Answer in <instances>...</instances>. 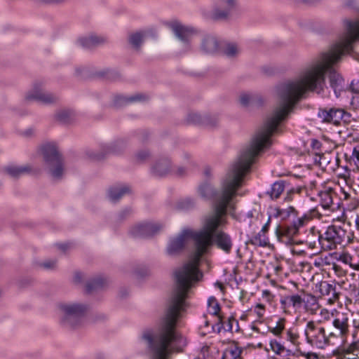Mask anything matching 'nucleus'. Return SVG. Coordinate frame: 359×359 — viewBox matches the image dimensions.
I'll list each match as a JSON object with an SVG mask.
<instances>
[{
    "instance_id": "a211bd4d",
    "label": "nucleus",
    "mask_w": 359,
    "mask_h": 359,
    "mask_svg": "<svg viewBox=\"0 0 359 359\" xmlns=\"http://www.w3.org/2000/svg\"><path fill=\"white\" fill-rule=\"evenodd\" d=\"M161 229V226L155 223H144L134 226L131 233L135 236L149 237L154 235Z\"/></svg>"
},
{
    "instance_id": "c85d7f7f",
    "label": "nucleus",
    "mask_w": 359,
    "mask_h": 359,
    "mask_svg": "<svg viewBox=\"0 0 359 359\" xmlns=\"http://www.w3.org/2000/svg\"><path fill=\"white\" fill-rule=\"evenodd\" d=\"M105 282L102 278H94L86 283V292L89 294L92 293L95 290L102 288Z\"/></svg>"
},
{
    "instance_id": "f03ea898",
    "label": "nucleus",
    "mask_w": 359,
    "mask_h": 359,
    "mask_svg": "<svg viewBox=\"0 0 359 359\" xmlns=\"http://www.w3.org/2000/svg\"><path fill=\"white\" fill-rule=\"evenodd\" d=\"M344 54V50L341 48H336L323 53L319 58L304 69L297 79L278 86L280 104L263 125L271 135L277 130L279 123L286 118L293 106L302 99L306 91L318 94L323 92L327 72L329 73L330 87L338 96L337 93L343 89L344 81L341 75L332 69V67L341 60Z\"/></svg>"
},
{
    "instance_id": "7c9ffc66",
    "label": "nucleus",
    "mask_w": 359,
    "mask_h": 359,
    "mask_svg": "<svg viewBox=\"0 0 359 359\" xmlns=\"http://www.w3.org/2000/svg\"><path fill=\"white\" fill-rule=\"evenodd\" d=\"M147 36V34L145 32H137L129 36V41L133 45H138L143 43Z\"/></svg>"
},
{
    "instance_id": "4468645a",
    "label": "nucleus",
    "mask_w": 359,
    "mask_h": 359,
    "mask_svg": "<svg viewBox=\"0 0 359 359\" xmlns=\"http://www.w3.org/2000/svg\"><path fill=\"white\" fill-rule=\"evenodd\" d=\"M345 114V111L340 108L320 109L318 118L323 123L339 126Z\"/></svg>"
},
{
    "instance_id": "09e8293b",
    "label": "nucleus",
    "mask_w": 359,
    "mask_h": 359,
    "mask_svg": "<svg viewBox=\"0 0 359 359\" xmlns=\"http://www.w3.org/2000/svg\"><path fill=\"white\" fill-rule=\"evenodd\" d=\"M41 266L46 269H53L56 266L55 260H48L41 264Z\"/></svg>"
},
{
    "instance_id": "a878e982",
    "label": "nucleus",
    "mask_w": 359,
    "mask_h": 359,
    "mask_svg": "<svg viewBox=\"0 0 359 359\" xmlns=\"http://www.w3.org/2000/svg\"><path fill=\"white\" fill-rule=\"evenodd\" d=\"M303 302V297L299 294L286 296L284 297V299L281 301L282 304L287 307L292 306L295 310L299 309L302 307Z\"/></svg>"
},
{
    "instance_id": "f8f14e48",
    "label": "nucleus",
    "mask_w": 359,
    "mask_h": 359,
    "mask_svg": "<svg viewBox=\"0 0 359 359\" xmlns=\"http://www.w3.org/2000/svg\"><path fill=\"white\" fill-rule=\"evenodd\" d=\"M346 31L339 38L336 45H351L359 41V18L355 21L346 20Z\"/></svg>"
},
{
    "instance_id": "412c9836",
    "label": "nucleus",
    "mask_w": 359,
    "mask_h": 359,
    "mask_svg": "<svg viewBox=\"0 0 359 359\" xmlns=\"http://www.w3.org/2000/svg\"><path fill=\"white\" fill-rule=\"evenodd\" d=\"M171 163L168 158L158 160L152 168L153 173L159 177L165 176L171 170Z\"/></svg>"
},
{
    "instance_id": "0eeeda50",
    "label": "nucleus",
    "mask_w": 359,
    "mask_h": 359,
    "mask_svg": "<svg viewBox=\"0 0 359 359\" xmlns=\"http://www.w3.org/2000/svg\"><path fill=\"white\" fill-rule=\"evenodd\" d=\"M41 153L51 177L55 180H60L65 170L64 162L56 144L43 145L41 147Z\"/></svg>"
},
{
    "instance_id": "de8ad7c7",
    "label": "nucleus",
    "mask_w": 359,
    "mask_h": 359,
    "mask_svg": "<svg viewBox=\"0 0 359 359\" xmlns=\"http://www.w3.org/2000/svg\"><path fill=\"white\" fill-rule=\"evenodd\" d=\"M150 156V154L148 151H142L137 154V160L140 162H142L147 160Z\"/></svg>"
},
{
    "instance_id": "393cba45",
    "label": "nucleus",
    "mask_w": 359,
    "mask_h": 359,
    "mask_svg": "<svg viewBox=\"0 0 359 359\" xmlns=\"http://www.w3.org/2000/svg\"><path fill=\"white\" fill-rule=\"evenodd\" d=\"M130 188L127 186L112 187L109 189L108 195L113 202L118 201L126 194L129 193Z\"/></svg>"
},
{
    "instance_id": "aec40b11",
    "label": "nucleus",
    "mask_w": 359,
    "mask_h": 359,
    "mask_svg": "<svg viewBox=\"0 0 359 359\" xmlns=\"http://www.w3.org/2000/svg\"><path fill=\"white\" fill-rule=\"evenodd\" d=\"M123 143L122 141H117L112 144L104 147L103 149L105 151V154H98L95 152H89L88 153L89 158L93 160H101L102 159L106 154H119L123 149Z\"/></svg>"
},
{
    "instance_id": "a18cd8bd",
    "label": "nucleus",
    "mask_w": 359,
    "mask_h": 359,
    "mask_svg": "<svg viewBox=\"0 0 359 359\" xmlns=\"http://www.w3.org/2000/svg\"><path fill=\"white\" fill-rule=\"evenodd\" d=\"M255 312L256 313L259 319H262L264 316L265 306L264 304H257L255 306Z\"/></svg>"
},
{
    "instance_id": "ddd939ff",
    "label": "nucleus",
    "mask_w": 359,
    "mask_h": 359,
    "mask_svg": "<svg viewBox=\"0 0 359 359\" xmlns=\"http://www.w3.org/2000/svg\"><path fill=\"white\" fill-rule=\"evenodd\" d=\"M318 195L320 198V204L324 210L334 212L340 208L337 194L334 189H325L320 191Z\"/></svg>"
},
{
    "instance_id": "864d4df0",
    "label": "nucleus",
    "mask_w": 359,
    "mask_h": 359,
    "mask_svg": "<svg viewBox=\"0 0 359 359\" xmlns=\"http://www.w3.org/2000/svg\"><path fill=\"white\" fill-rule=\"evenodd\" d=\"M204 43L217 44V43H222V41L219 40V39H217V38L214 36H207V38L205 40Z\"/></svg>"
},
{
    "instance_id": "69168bd1",
    "label": "nucleus",
    "mask_w": 359,
    "mask_h": 359,
    "mask_svg": "<svg viewBox=\"0 0 359 359\" xmlns=\"http://www.w3.org/2000/svg\"><path fill=\"white\" fill-rule=\"evenodd\" d=\"M57 246L60 249H61L63 251L69 248V245L67 244H59Z\"/></svg>"
},
{
    "instance_id": "6e6d98bb",
    "label": "nucleus",
    "mask_w": 359,
    "mask_h": 359,
    "mask_svg": "<svg viewBox=\"0 0 359 359\" xmlns=\"http://www.w3.org/2000/svg\"><path fill=\"white\" fill-rule=\"evenodd\" d=\"M351 105L355 110H359V95L353 97Z\"/></svg>"
},
{
    "instance_id": "680f3d73",
    "label": "nucleus",
    "mask_w": 359,
    "mask_h": 359,
    "mask_svg": "<svg viewBox=\"0 0 359 359\" xmlns=\"http://www.w3.org/2000/svg\"><path fill=\"white\" fill-rule=\"evenodd\" d=\"M66 0H41L43 3L45 4H61L65 2Z\"/></svg>"
},
{
    "instance_id": "6e6552de",
    "label": "nucleus",
    "mask_w": 359,
    "mask_h": 359,
    "mask_svg": "<svg viewBox=\"0 0 359 359\" xmlns=\"http://www.w3.org/2000/svg\"><path fill=\"white\" fill-rule=\"evenodd\" d=\"M346 236V231L341 226L332 225L325 233L319 234L318 242L323 250H332L341 245Z\"/></svg>"
},
{
    "instance_id": "2eb2a0df",
    "label": "nucleus",
    "mask_w": 359,
    "mask_h": 359,
    "mask_svg": "<svg viewBox=\"0 0 359 359\" xmlns=\"http://www.w3.org/2000/svg\"><path fill=\"white\" fill-rule=\"evenodd\" d=\"M168 26L176 37L182 42H189L197 35L196 29L191 27L184 25L179 21H171L168 23Z\"/></svg>"
},
{
    "instance_id": "13d9d810",
    "label": "nucleus",
    "mask_w": 359,
    "mask_h": 359,
    "mask_svg": "<svg viewBox=\"0 0 359 359\" xmlns=\"http://www.w3.org/2000/svg\"><path fill=\"white\" fill-rule=\"evenodd\" d=\"M262 297L264 298L267 302H270L272 301L273 296L269 290H264L262 292Z\"/></svg>"
},
{
    "instance_id": "a19ab883",
    "label": "nucleus",
    "mask_w": 359,
    "mask_h": 359,
    "mask_svg": "<svg viewBox=\"0 0 359 359\" xmlns=\"http://www.w3.org/2000/svg\"><path fill=\"white\" fill-rule=\"evenodd\" d=\"M107 42V40L104 37L94 35L90 36L88 38L86 39L85 41H83V43L92 44L104 43Z\"/></svg>"
},
{
    "instance_id": "7ed1b4c3",
    "label": "nucleus",
    "mask_w": 359,
    "mask_h": 359,
    "mask_svg": "<svg viewBox=\"0 0 359 359\" xmlns=\"http://www.w3.org/2000/svg\"><path fill=\"white\" fill-rule=\"evenodd\" d=\"M271 136L263 126L257 131L250 144L241 151L237 160L229 167L226 175L222 179L219 191H215L208 182L200 185L198 192L201 197L205 199L213 200V210L212 212H215L217 200L223 194L224 182H226L229 190L234 192L226 204V208L232 207V201L236 196L238 189L241 187L243 178L250 170L256 157L260 151L271 144Z\"/></svg>"
},
{
    "instance_id": "052dcab7",
    "label": "nucleus",
    "mask_w": 359,
    "mask_h": 359,
    "mask_svg": "<svg viewBox=\"0 0 359 359\" xmlns=\"http://www.w3.org/2000/svg\"><path fill=\"white\" fill-rule=\"evenodd\" d=\"M82 274L79 272H76L75 273L74 276V282L75 283H80L81 282V280H82Z\"/></svg>"
},
{
    "instance_id": "e433bc0d",
    "label": "nucleus",
    "mask_w": 359,
    "mask_h": 359,
    "mask_svg": "<svg viewBox=\"0 0 359 359\" xmlns=\"http://www.w3.org/2000/svg\"><path fill=\"white\" fill-rule=\"evenodd\" d=\"M270 347L271 350L277 355H281L285 351L284 346L276 339L271 340L270 341Z\"/></svg>"
},
{
    "instance_id": "bb28decb",
    "label": "nucleus",
    "mask_w": 359,
    "mask_h": 359,
    "mask_svg": "<svg viewBox=\"0 0 359 359\" xmlns=\"http://www.w3.org/2000/svg\"><path fill=\"white\" fill-rule=\"evenodd\" d=\"M285 182L283 180H278L275 182L270 189V191H267V194L269 195L271 199H277L280 197L281 194L285 190Z\"/></svg>"
},
{
    "instance_id": "4c0bfd02",
    "label": "nucleus",
    "mask_w": 359,
    "mask_h": 359,
    "mask_svg": "<svg viewBox=\"0 0 359 359\" xmlns=\"http://www.w3.org/2000/svg\"><path fill=\"white\" fill-rule=\"evenodd\" d=\"M219 123L218 118L215 115H207L203 117V123L204 125L212 128L217 125Z\"/></svg>"
},
{
    "instance_id": "338daca9",
    "label": "nucleus",
    "mask_w": 359,
    "mask_h": 359,
    "mask_svg": "<svg viewBox=\"0 0 359 359\" xmlns=\"http://www.w3.org/2000/svg\"><path fill=\"white\" fill-rule=\"evenodd\" d=\"M185 173V170L183 168H179L177 171V175L179 176H182Z\"/></svg>"
},
{
    "instance_id": "e2e57ef3",
    "label": "nucleus",
    "mask_w": 359,
    "mask_h": 359,
    "mask_svg": "<svg viewBox=\"0 0 359 359\" xmlns=\"http://www.w3.org/2000/svg\"><path fill=\"white\" fill-rule=\"evenodd\" d=\"M320 161H321V154H316L313 157L314 163L320 166V162H321Z\"/></svg>"
},
{
    "instance_id": "8fccbe9b",
    "label": "nucleus",
    "mask_w": 359,
    "mask_h": 359,
    "mask_svg": "<svg viewBox=\"0 0 359 359\" xmlns=\"http://www.w3.org/2000/svg\"><path fill=\"white\" fill-rule=\"evenodd\" d=\"M351 158L355 164L359 163V144L353 148Z\"/></svg>"
},
{
    "instance_id": "37998d69",
    "label": "nucleus",
    "mask_w": 359,
    "mask_h": 359,
    "mask_svg": "<svg viewBox=\"0 0 359 359\" xmlns=\"http://www.w3.org/2000/svg\"><path fill=\"white\" fill-rule=\"evenodd\" d=\"M254 97L249 94H243L240 97V102L243 106H247L254 101Z\"/></svg>"
},
{
    "instance_id": "72a5a7b5",
    "label": "nucleus",
    "mask_w": 359,
    "mask_h": 359,
    "mask_svg": "<svg viewBox=\"0 0 359 359\" xmlns=\"http://www.w3.org/2000/svg\"><path fill=\"white\" fill-rule=\"evenodd\" d=\"M285 318H280L277 323L275 327H272L271 329V332L275 334L276 336H279L283 331L285 328Z\"/></svg>"
},
{
    "instance_id": "b1692460",
    "label": "nucleus",
    "mask_w": 359,
    "mask_h": 359,
    "mask_svg": "<svg viewBox=\"0 0 359 359\" xmlns=\"http://www.w3.org/2000/svg\"><path fill=\"white\" fill-rule=\"evenodd\" d=\"M148 96L142 94L137 93L134 95L130 97H124V96H116L114 100L115 104L117 106H121L123 104H128L133 102H142L148 100Z\"/></svg>"
},
{
    "instance_id": "6ab92c4d",
    "label": "nucleus",
    "mask_w": 359,
    "mask_h": 359,
    "mask_svg": "<svg viewBox=\"0 0 359 359\" xmlns=\"http://www.w3.org/2000/svg\"><path fill=\"white\" fill-rule=\"evenodd\" d=\"M319 290L323 296H330L328 299L330 304H334L339 298V293L337 292L334 285L327 281H322L319 285Z\"/></svg>"
},
{
    "instance_id": "dca6fc26",
    "label": "nucleus",
    "mask_w": 359,
    "mask_h": 359,
    "mask_svg": "<svg viewBox=\"0 0 359 359\" xmlns=\"http://www.w3.org/2000/svg\"><path fill=\"white\" fill-rule=\"evenodd\" d=\"M194 234L189 230H184L178 236L171 239L167 248L168 255H175L181 252L185 246L188 237L191 236L193 238Z\"/></svg>"
},
{
    "instance_id": "774afa93",
    "label": "nucleus",
    "mask_w": 359,
    "mask_h": 359,
    "mask_svg": "<svg viewBox=\"0 0 359 359\" xmlns=\"http://www.w3.org/2000/svg\"><path fill=\"white\" fill-rule=\"evenodd\" d=\"M332 268L334 270V271L337 273H338L339 271H341V267L337 265L336 264H333Z\"/></svg>"
},
{
    "instance_id": "f3484780",
    "label": "nucleus",
    "mask_w": 359,
    "mask_h": 359,
    "mask_svg": "<svg viewBox=\"0 0 359 359\" xmlns=\"http://www.w3.org/2000/svg\"><path fill=\"white\" fill-rule=\"evenodd\" d=\"M201 51L206 54L233 57L239 53L240 50L238 46H202Z\"/></svg>"
},
{
    "instance_id": "5fc2aeb1",
    "label": "nucleus",
    "mask_w": 359,
    "mask_h": 359,
    "mask_svg": "<svg viewBox=\"0 0 359 359\" xmlns=\"http://www.w3.org/2000/svg\"><path fill=\"white\" fill-rule=\"evenodd\" d=\"M321 162H320V166L321 167H326L328 165V164L330 163V161L329 160V158L327 156L322 154H321Z\"/></svg>"
},
{
    "instance_id": "ea45409f",
    "label": "nucleus",
    "mask_w": 359,
    "mask_h": 359,
    "mask_svg": "<svg viewBox=\"0 0 359 359\" xmlns=\"http://www.w3.org/2000/svg\"><path fill=\"white\" fill-rule=\"evenodd\" d=\"M195 203L190 198L184 199L177 204V208L180 210H189L194 207Z\"/></svg>"
},
{
    "instance_id": "423d86ee",
    "label": "nucleus",
    "mask_w": 359,
    "mask_h": 359,
    "mask_svg": "<svg viewBox=\"0 0 359 359\" xmlns=\"http://www.w3.org/2000/svg\"><path fill=\"white\" fill-rule=\"evenodd\" d=\"M61 324L69 329H76L83 323L88 306L80 303H65L59 305Z\"/></svg>"
},
{
    "instance_id": "f257e3e1",
    "label": "nucleus",
    "mask_w": 359,
    "mask_h": 359,
    "mask_svg": "<svg viewBox=\"0 0 359 359\" xmlns=\"http://www.w3.org/2000/svg\"><path fill=\"white\" fill-rule=\"evenodd\" d=\"M227 186L224 182L223 194L217 200L215 212L205 216L203 230L193 235L195 250L189 261L175 271V285L166 305L180 314L186 308V299L189 290L203 277L198 265L201 257L208 248L215 243L219 249L227 254L231 251L233 242L231 236L226 232L218 230L226 224V204L234 193Z\"/></svg>"
},
{
    "instance_id": "5701e85b",
    "label": "nucleus",
    "mask_w": 359,
    "mask_h": 359,
    "mask_svg": "<svg viewBox=\"0 0 359 359\" xmlns=\"http://www.w3.org/2000/svg\"><path fill=\"white\" fill-rule=\"evenodd\" d=\"M303 300L305 309L311 314H315L320 307L318 298L311 294H306Z\"/></svg>"
},
{
    "instance_id": "603ef678",
    "label": "nucleus",
    "mask_w": 359,
    "mask_h": 359,
    "mask_svg": "<svg viewBox=\"0 0 359 359\" xmlns=\"http://www.w3.org/2000/svg\"><path fill=\"white\" fill-rule=\"evenodd\" d=\"M338 260L348 264L351 261V257L347 253H342L339 255Z\"/></svg>"
},
{
    "instance_id": "20e7f679",
    "label": "nucleus",
    "mask_w": 359,
    "mask_h": 359,
    "mask_svg": "<svg viewBox=\"0 0 359 359\" xmlns=\"http://www.w3.org/2000/svg\"><path fill=\"white\" fill-rule=\"evenodd\" d=\"M181 314L166 305L157 334H144L143 339L154 353V359H167L172 351L182 352L187 345L186 339L176 330Z\"/></svg>"
},
{
    "instance_id": "9d476101",
    "label": "nucleus",
    "mask_w": 359,
    "mask_h": 359,
    "mask_svg": "<svg viewBox=\"0 0 359 359\" xmlns=\"http://www.w3.org/2000/svg\"><path fill=\"white\" fill-rule=\"evenodd\" d=\"M332 330L330 337L344 339L347 337L351 327V314L348 312L338 311L332 319Z\"/></svg>"
},
{
    "instance_id": "f704fd0d",
    "label": "nucleus",
    "mask_w": 359,
    "mask_h": 359,
    "mask_svg": "<svg viewBox=\"0 0 359 359\" xmlns=\"http://www.w3.org/2000/svg\"><path fill=\"white\" fill-rule=\"evenodd\" d=\"M187 122L188 123L193 124H203V117L202 118L201 115L197 113L191 112L189 114L187 118Z\"/></svg>"
},
{
    "instance_id": "3c124183",
    "label": "nucleus",
    "mask_w": 359,
    "mask_h": 359,
    "mask_svg": "<svg viewBox=\"0 0 359 359\" xmlns=\"http://www.w3.org/2000/svg\"><path fill=\"white\" fill-rule=\"evenodd\" d=\"M223 6L225 7V10L229 11L236 5L235 0H223Z\"/></svg>"
},
{
    "instance_id": "4d7b16f0",
    "label": "nucleus",
    "mask_w": 359,
    "mask_h": 359,
    "mask_svg": "<svg viewBox=\"0 0 359 359\" xmlns=\"http://www.w3.org/2000/svg\"><path fill=\"white\" fill-rule=\"evenodd\" d=\"M349 288L351 291V295H353L355 297H359V287L356 286L355 284H350Z\"/></svg>"
},
{
    "instance_id": "c9c22d12",
    "label": "nucleus",
    "mask_w": 359,
    "mask_h": 359,
    "mask_svg": "<svg viewBox=\"0 0 359 359\" xmlns=\"http://www.w3.org/2000/svg\"><path fill=\"white\" fill-rule=\"evenodd\" d=\"M208 306L212 314L218 315L220 311V306L215 297H210L208 299Z\"/></svg>"
},
{
    "instance_id": "1a4fd4ad",
    "label": "nucleus",
    "mask_w": 359,
    "mask_h": 359,
    "mask_svg": "<svg viewBox=\"0 0 359 359\" xmlns=\"http://www.w3.org/2000/svg\"><path fill=\"white\" fill-rule=\"evenodd\" d=\"M308 343L317 348H323L330 344V334L326 335L325 330L318 326L314 321H309L305 329Z\"/></svg>"
},
{
    "instance_id": "cd10ccee",
    "label": "nucleus",
    "mask_w": 359,
    "mask_h": 359,
    "mask_svg": "<svg viewBox=\"0 0 359 359\" xmlns=\"http://www.w3.org/2000/svg\"><path fill=\"white\" fill-rule=\"evenodd\" d=\"M242 352L241 348L238 347L237 344H233L225 350L222 359H239Z\"/></svg>"
},
{
    "instance_id": "4be33fe9",
    "label": "nucleus",
    "mask_w": 359,
    "mask_h": 359,
    "mask_svg": "<svg viewBox=\"0 0 359 359\" xmlns=\"http://www.w3.org/2000/svg\"><path fill=\"white\" fill-rule=\"evenodd\" d=\"M5 171L11 177L18 178L22 175L30 174L32 171V168L28 164L22 166L9 165L5 168Z\"/></svg>"
},
{
    "instance_id": "c756f323",
    "label": "nucleus",
    "mask_w": 359,
    "mask_h": 359,
    "mask_svg": "<svg viewBox=\"0 0 359 359\" xmlns=\"http://www.w3.org/2000/svg\"><path fill=\"white\" fill-rule=\"evenodd\" d=\"M73 117V114L67 110L60 111L55 115V120L63 124L70 123L72 121Z\"/></svg>"
},
{
    "instance_id": "0e129e2a",
    "label": "nucleus",
    "mask_w": 359,
    "mask_h": 359,
    "mask_svg": "<svg viewBox=\"0 0 359 359\" xmlns=\"http://www.w3.org/2000/svg\"><path fill=\"white\" fill-rule=\"evenodd\" d=\"M306 359H319L316 353H308L306 355Z\"/></svg>"
},
{
    "instance_id": "2f4dec72",
    "label": "nucleus",
    "mask_w": 359,
    "mask_h": 359,
    "mask_svg": "<svg viewBox=\"0 0 359 359\" xmlns=\"http://www.w3.org/2000/svg\"><path fill=\"white\" fill-rule=\"evenodd\" d=\"M338 311L337 309H334L332 311H329L326 309H323L320 312V322H325L331 320L332 322V319L335 317V314L337 313Z\"/></svg>"
},
{
    "instance_id": "c03bdc74",
    "label": "nucleus",
    "mask_w": 359,
    "mask_h": 359,
    "mask_svg": "<svg viewBox=\"0 0 359 359\" xmlns=\"http://www.w3.org/2000/svg\"><path fill=\"white\" fill-rule=\"evenodd\" d=\"M340 355L341 359H359V355L356 353H353V352L346 353L344 351V348H342L340 350Z\"/></svg>"
},
{
    "instance_id": "58836bf2",
    "label": "nucleus",
    "mask_w": 359,
    "mask_h": 359,
    "mask_svg": "<svg viewBox=\"0 0 359 359\" xmlns=\"http://www.w3.org/2000/svg\"><path fill=\"white\" fill-rule=\"evenodd\" d=\"M359 339L353 341L352 343L348 344L347 346H344V351L346 353L353 352V353H356L359 355Z\"/></svg>"
},
{
    "instance_id": "9b49d317",
    "label": "nucleus",
    "mask_w": 359,
    "mask_h": 359,
    "mask_svg": "<svg viewBox=\"0 0 359 359\" xmlns=\"http://www.w3.org/2000/svg\"><path fill=\"white\" fill-rule=\"evenodd\" d=\"M25 100L27 101H36L43 104L50 105L57 103L60 97L54 93L44 90L41 83H35L33 88L26 94Z\"/></svg>"
},
{
    "instance_id": "473e14b6",
    "label": "nucleus",
    "mask_w": 359,
    "mask_h": 359,
    "mask_svg": "<svg viewBox=\"0 0 359 359\" xmlns=\"http://www.w3.org/2000/svg\"><path fill=\"white\" fill-rule=\"evenodd\" d=\"M252 243L259 246H266L267 244V240L265 236V233L262 231L259 232L252 238Z\"/></svg>"
},
{
    "instance_id": "39448f33",
    "label": "nucleus",
    "mask_w": 359,
    "mask_h": 359,
    "mask_svg": "<svg viewBox=\"0 0 359 359\" xmlns=\"http://www.w3.org/2000/svg\"><path fill=\"white\" fill-rule=\"evenodd\" d=\"M271 215L275 218H280L281 221H286L293 217L290 224H278L276 229V234L278 240L285 244H292L293 238L299 233L300 229L313 217H321V214L316 208L299 216L298 211L292 206L286 208H275Z\"/></svg>"
},
{
    "instance_id": "79ce46f5",
    "label": "nucleus",
    "mask_w": 359,
    "mask_h": 359,
    "mask_svg": "<svg viewBox=\"0 0 359 359\" xmlns=\"http://www.w3.org/2000/svg\"><path fill=\"white\" fill-rule=\"evenodd\" d=\"M229 15V11L226 10H217L213 13V18L215 20L226 19Z\"/></svg>"
},
{
    "instance_id": "bf43d9fd",
    "label": "nucleus",
    "mask_w": 359,
    "mask_h": 359,
    "mask_svg": "<svg viewBox=\"0 0 359 359\" xmlns=\"http://www.w3.org/2000/svg\"><path fill=\"white\" fill-rule=\"evenodd\" d=\"M271 217H272V215H269V217H268V220L266 222V223L263 226L261 231L264 233H266L268 230H269V224H270V222H271Z\"/></svg>"
},
{
    "instance_id": "49530a36",
    "label": "nucleus",
    "mask_w": 359,
    "mask_h": 359,
    "mask_svg": "<svg viewBox=\"0 0 359 359\" xmlns=\"http://www.w3.org/2000/svg\"><path fill=\"white\" fill-rule=\"evenodd\" d=\"M286 334H287V340L291 341L292 344L296 343V341L299 337L298 334L296 332H293V330L292 329H290V330H287Z\"/></svg>"
}]
</instances>
